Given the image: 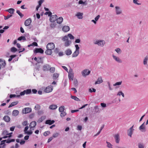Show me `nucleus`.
Masks as SVG:
<instances>
[{
	"instance_id": "nucleus-57",
	"label": "nucleus",
	"mask_w": 148,
	"mask_h": 148,
	"mask_svg": "<svg viewBox=\"0 0 148 148\" xmlns=\"http://www.w3.org/2000/svg\"><path fill=\"white\" fill-rule=\"evenodd\" d=\"M59 135V134L58 133H56L53 134V138H56Z\"/></svg>"
},
{
	"instance_id": "nucleus-1",
	"label": "nucleus",
	"mask_w": 148,
	"mask_h": 148,
	"mask_svg": "<svg viewBox=\"0 0 148 148\" xmlns=\"http://www.w3.org/2000/svg\"><path fill=\"white\" fill-rule=\"evenodd\" d=\"M62 40L64 42V46L66 47L69 46L71 43V41L69 40V38L67 36H65L63 37Z\"/></svg>"
},
{
	"instance_id": "nucleus-44",
	"label": "nucleus",
	"mask_w": 148,
	"mask_h": 148,
	"mask_svg": "<svg viewBox=\"0 0 148 148\" xmlns=\"http://www.w3.org/2000/svg\"><path fill=\"white\" fill-rule=\"evenodd\" d=\"M115 51L118 53L120 54L121 52V51L119 48H117L115 49Z\"/></svg>"
},
{
	"instance_id": "nucleus-21",
	"label": "nucleus",
	"mask_w": 148,
	"mask_h": 148,
	"mask_svg": "<svg viewBox=\"0 0 148 148\" xmlns=\"http://www.w3.org/2000/svg\"><path fill=\"white\" fill-rule=\"evenodd\" d=\"M3 119L6 122H9L10 120V118L8 116H5L3 118Z\"/></svg>"
},
{
	"instance_id": "nucleus-49",
	"label": "nucleus",
	"mask_w": 148,
	"mask_h": 148,
	"mask_svg": "<svg viewBox=\"0 0 148 148\" xmlns=\"http://www.w3.org/2000/svg\"><path fill=\"white\" fill-rule=\"evenodd\" d=\"M50 132L49 131L45 132L43 133V135L45 136H46L49 135L50 134Z\"/></svg>"
},
{
	"instance_id": "nucleus-45",
	"label": "nucleus",
	"mask_w": 148,
	"mask_h": 148,
	"mask_svg": "<svg viewBox=\"0 0 148 148\" xmlns=\"http://www.w3.org/2000/svg\"><path fill=\"white\" fill-rule=\"evenodd\" d=\"M45 119V117L44 116H42L41 117L38 121V123L41 122Z\"/></svg>"
},
{
	"instance_id": "nucleus-33",
	"label": "nucleus",
	"mask_w": 148,
	"mask_h": 148,
	"mask_svg": "<svg viewBox=\"0 0 148 148\" xmlns=\"http://www.w3.org/2000/svg\"><path fill=\"white\" fill-rule=\"evenodd\" d=\"M59 74L57 73H54L53 76L52 78L54 80L56 79L58 77Z\"/></svg>"
},
{
	"instance_id": "nucleus-61",
	"label": "nucleus",
	"mask_w": 148,
	"mask_h": 148,
	"mask_svg": "<svg viewBox=\"0 0 148 148\" xmlns=\"http://www.w3.org/2000/svg\"><path fill=\"white\" fill-rule=\"evenodd\" d=\"M138 0H133V3L135 4H137V5H140L141 4L140 3H138L137 2L138 1Z\"/></svg>"
},
{
	"instance_id": "nucleus-13",
	"label": "nucleus",
	"mask_w": 148,
	"mask_h": 148,
	"mask_svg": "<svg viewBox=\"0 0 148 148\" xmlns=\"http://www.w3.org/2000/svg\"><path fill=\"white\" fill-rule=\"evenodd\" d=\"M145 122H144L139 127V129L142 132H145L146 131L145 125H144Z\"/></svg>"
},
{
	"instance_id": "nucleus-59",
	"label": "nucleus",
	"mask_w": 148,
	"mask_h": 148,
	"mask_svg": "<svg viewBox=\"0 0 148 148\" xmlns=\"http://www.w3.org/2000/svg\"><path fill=\"white\" fill-rule=\"evenodd\" d=\"M138 148H144V145L142 144H139L138 145Z\"/></svg>"
},
{
	"instance_id": "nucleus-25",
	"label": "nucleus",
	"mask_w": 148,
	"mask_h": 148,
	"mask_svg": "<svg viewBox=\"0 0 148 148\" xmlns=\"http://www.w3.org/2000/svg\"><path fill=\"white\" fill-rule=\"evenodd\" d=\"M78 4H82L83 6H86L87 4V3L86 1H83L82 0H80L78 2Z\"/></svg>"
},
{
	"instance_id": "nucleus-48",
	"label": "nucleus",
	"mask_w": 148,
	"mask_h": 148,
	"mask_svg": "<svg viewBox=\"0 0 148 148\" xmlns=\"http://www.w3.org/2000/svg\"><path fill=\"white\" fill-rule=\"evenodd\" d=\"M15 141V139H8L7 140H6V143H9L11 142H14Z\"/></svg>"
},
{
	"instance_id": "nucleus-46",
	"label": "nucleus",
	"mask_w": 148,
	"mask_h": 148,
	"mask_svg": "<svg viewBox=\"0 0 148 148\" xmlns=\"http://www.w3.org/2000/svg\"><path fill=\"white\" fill-rule=\"evenodd\" d=\"M38 46V44L36 42H33L32 44L28 45V47H30L31 46Z\"/></svg>"
},
{
	"instance_id": "nucleus-58",
	"label": "nucleus",
	"mask_w": 148,
	"mask_h": 148,
	"mask_svg": "<svg viewBox=\"0 0 148 148\" xmlns=\"http://www.w3.org/2000/svg\"><path fill=\"white\" fill-rule=\"evenodd\" d=\"M75 47L76 48V49L75 51L79 52V47L78 45H75Z\"/></svg>"
},
{
	"instance_id": "nucleus-40",
	"label": "nucleus",
	"mask_w": 148,
	"mask_h": 148,
	"mask_svg": "<svg viewBox=\"0 0 148 148\" xmlns=\"http://www.w3.org/2000/svg\"><path fill=\"white\" fill-rule=\"evenodd\" d=\"M26 40L25 37L24 36H21L18 38V40L19 41L21 40Z\"/></svg>"
},
{
	"instance_id": "nucleus-26",
	"label": "nucleus",
	"mask_w": 148,
	"mask_h": 148,
	"mask_svg": "<svg viewBox=\"0 0 148 148\" xmlns=\"http://www.w3.org/2000/svg\"><path fill=\"white\" fill-rule=\"evenodd\" d=\"M83 13L80 12H78L76 15V16H77L78 18L79 19H81L82 18Z\"/></svg>"
},
{
	"instance_id": "nucleus-14",
	"label": "nucleus",
	"mask_w": 148,
	"mask_h": 148,
	"mask_svg": "<svg viewBox=\"0 0 148 148\" xmlns=\"http://www.w3.org/2000/svg\"><path fill=\"white\" fill-rule=\"evenodd\" d=\"M32 22L31 19L29 18L27 19L24 22V24L25 26H28L30 25Z\"/></svg>"
},
{
	"instance_id": "nucleus-31",
	"label": "nucleus",
	"mask_w": 148,
	"mask_h": 148,
	"mask_svg": "<svg viewBox=\"0 0 148 148\" xmlns=\"http://www.w3.org/2000/svg\"><path fill=\"white\" fill-rule=\"evenodd\" d=\"M18 103V101H16L12 102L8 106V108H10L13 106L16 105Z\"/></svg>"
},
{
	"instance_id": "nucleus-41",
	"label": "nucleus",
	"mask_w": 148,
	"mask_h": 148,
	"mask_svg": "<svg viewBox=\"0 0 148 148\" xmlns=\"http://www.w3.org/2000/svg\"><path fill=\"white\" fill-rule=\"evenodd\" d=\"M67 36L68 37V38L69 37L70 39L73 40L74 38V36L71 34H68Z\"/></svg>"
},
{
	"instance_id": "nucleus-5",
	"label": "nucleus",
	"mask_w": 148,
	"mask_h": 148,
	"mask_svg": "<svg viewBox=\"0 0 148 148\" xmlns=\"http://www.w3.org/2000/svg\"><path fill=\"white\" fill-rule=\"evenodd\" d=\"M112 57L114 60L117 63H121L122 62V60L119 57L115 56L114 54L112 55Z\"/></svg>"
},
{
	"instance_id": "nucleus-7",
	"label": "nucleus",
	"mask_w": 148,
	"mask_h": 148,
	"mask_svg": "<svg viewBox=\"0 0 148 148\" xmlns=\"http://www.w3.org/2000/svg\"><path fill=\"white\" fill-rule=\"evenodd\" d=\"M53 87L51 85L49 86L46 87L44 90V91L46 93H49L52 91Z\"/></svg>"
},
{
	"instance_id": "nucleus-24",
	"label": "nucleus",
	"mask_w": 148,
	"mask_h": 148,
	"mask_svg": "<svg viewBox=\"0 0 148 148\" xmlns=\"http://www.w3.org/2000/svg\"><path fill=\"white\" fill-rule=\"evenodd\" d=\"M55 122L54 120H48L46 121L45 123L49 125H51Z\"/></svg>"
},
{
	"instance_id": "nucleus-43",
	"label": "nucleus",
	"mask_w": 148,
	"mask_h": 148,
	"mask_svg": "<svg viewBox=\"0 0 148 148\" xmlns=\"http://www.w3.org/2000/svg\"><path fill=\"white\" fill-rule=\"evenodd\" d=\"M61 112L60 114V116L61 117H64L66 114V113L65 112L63 111Z\"/></svg>"
},
{
	"instance_id": "nucleus-3",
	"label": "nucleus",
	"mask_w": 148,
	"mask_h": 148,
	"mask_svg": "<svg viewBox=\"0 0 148 148\" xmlns=\"http://www.w3.org/2000/svg\"><path fill=\"white\" fill-rule=\"evenodd\" d=\"M115 12L116 15H118L121 14L122 10L121 8L118 6L115 7Z\"/></svg>"
},
{
	"instance_id": "nucleus-27",
	"label": "nucleus",
	"mask_w": 148,
	"mask_h": 148,
	"mask_svg": "<svg viewBox=\"0 0 148 148\" xmlns=\"http://www.w3.org/2000/svg\"><path fill=\"white\" fill-rule=\"evenodd\" d=\"M79 52L75 51L72 54V57L73 58H75L79 54Z\"/></svg>"
},
{
	"instance_id": "nucleus-62",
	"label": "nucleus",
	"mask_w": 148,
	"mask_h": 148,
	"mask_svg": "<svg viewBox=\"0 0 148 148\" xmlns=\"http://www.w3.org/2000/svg\"><path fill=\"white\" fill-rule=\"evenodd\" d=\"M25 133L28 135H31L32 134V132L31 130H30L29 131H27V132H25Z\"/></svg>"
},
{
	"instance_id": "nucleus-64",
	"label": "nucleus",
	"mask_w": 148,
	"mask_h": 148,
	"mask_svg": "<svg viewBox=\"0 0 148 148\" xmlns=\"http://www.w3.org/2000/svg\"><path fill=\"white\" fill-rule=\"evenodd\" d=\"M38 114L41 115L43 114L44 112L43 110H40L38 112Z\"/></svg>"
},
{
	"instance_id": "nucleus-15",
	"label": "nucleus",
	"mask_w": 148,
	"mask_h": 148,
	"mask_svg": "<svg viewBox=\"0 0 148 148\" xmlns=\"http://www.w3.org/2000/svg\"><path fill=\"white\" fill-rule=\"evenodd\" d=\"M103 81L102 77L100 76L98 78L97 80L95 82V84L96 85L97 84H100L102 83L103 82Z\"/></svg>"
},
{
	"instance_id": "nucleus-6",
	"label": "nucleus",
	"mask_w": 148,
	"mask_h": 148,
	"mask_svg": "<svg viewBox=\"0 0 148 148\" xmlns=\"http://www.w3.org/2000/svg\"><path fill=\"white\" fill-rule=\"evenodd\" d=\"M133 126L134 125L127 130V135L130 137H132V135L134 130V129H133Z\"/></svg>"
},
{
	"instance_id": "nucleus-28",
	"label": "nucleus",
	"mask_w": 148,
	"mask_h": 148,
	"mask_svg": "<svg viewBox=\"0 0 148 148\" xmlns=\"http://www.w3.org/2000/svg\"><path fill=\"white\" fill-rule=\"evenodd\" d=\"M57 106L56 105L52 104L49 106V108L51 110H55L57 108Z\"/></svg>"
},
{
	"instance_id": "nucleus-42",
	"label": "nucleus",
	"mask_w": 148,
	"mask_h": 148,
	"mask_svg": "<svg viewBox=\"0 0 148 148\" xmlns=\"http://www.w3.org/2000/svg\"><path fill=\"white\" fill-rule=\"evenodd\" d=\"M40 106L38 104L36 105L34 107L35 109L37 110H39L40 109Z\"/></svg>"
},
{
	"instance_id": "nucleus-50",
	"label": "nucleus",
	"mask_w": 148,
	"mask_h": 148,
	"mask_svg": "<svg viewBox=\"0 0 148 148\" xmlns=\"http://www.w3.org/2000/svg\"><path fill=\"white\" fill-rule=\"evenodd\" d=\"M8 132L7 130H5L2 133V135L3 136H4L5 135H8Z\"/></svg>"
},
{
	"instance_id": "nucleus-18",
	"label": "nucleus",
	"mask_w": 148,
	"mask_h": 148,
	"mask_svg": "<svg viewBox=\"0 0 148 148\" xmlns=\"http://www.w3.org/2000/svg\"><path fill=\"white\" fill-rule=\"evenodd\" d=\"M62 31L64 32H67L70 30V27L68 26H64L62 29Z\"/></svg>"
},
{
	"instance_id": "nucleus-9",
	"label": "nucleus",
	"mask_w": 148,
	"mask_h": 148,
	"mask_svg": "<svg viewBox=\"0 0 148 148\" xmlns=\"http://www.w3.org/2000/svg\"><path fill=\"white\" fill-rule=\"evenodd\" d=\"M90 71L87 69H86L82 71V74L84 76L88 75L90 73Z\"/></svg>"
},
{
	"instance_id": "nucleus-12",
	"label": "nucleus",
	"mask_w": 148,
	"mask_h": 148,
	"mask_svg": "<svg viewBox=\"0 0 148 148\" xmlns=\"http://www.w3.org/2000/svg\"><path fill=\"white\" fill-rule=\"evenodd\" d=\"M50 66L48 64H46L43 66L42 67L43 70L44 71H47L49 70Z\"/></svg>"
},
{
	"instance_id": "nucleus-37",
	"label": "nucleus",
	"mask_w": 148,
	"mask_h": 148,
	"mask_svg": "<svg viewBox=\"0 0 148 148\" xmlns=\"http://www.w3.org/2000/svg\"><path fill=\"white\" fill-rule=\"evenodd\" d=\"M71 98L72 99H73L77 101H80V99L78 98L75 96H73L71 95Z\"/></svg>"
},
{
	"instance_id": "nucleus-36",
	"label": "nucleus",
	"mask_w": 148,
	"mask_h": 148,
	"mask_svg": "<svg viewBox=\"0 0 148 148\" xmlns=\"http://www.w3.org/2000/svg\"><path fill=\"white\" fill-rule=\"evenodd\" d=\"M65 109V107L64 106H62L60 107L59 108V111L60 112H62L64 111Z\"/></svg>"
},
{
	"instance_id": "nucleus-30",
	"label": "nucleus",
	"mask_w": 148,
	"mask_h": 148,
	"mask_svg": "<svg viewBox=\"0 0 148 148\" xmlns=\"http://www.w3.org/2000/svg\"><path fill=\"white\" fill-rule=\"evenodd\" d=\"M19 114V111L17 110H14L13 111L12 114L13 116H16Z\"/></svg>"
},
{
	"instance_id": "nucleus-38",
	"label": "nucleus",
	"mask_w": 148,
	"mask_h": 148,
	"mask_svg": "<svg viewBox=\"0 0 148 148\" xmlns=\"http://www.w3.org/2000/svg\"><path fill=\"white\" fill-rule=\"evenodd\" d=\"M117 96H120L121 95L123 97H124V94L123 92L121 91H120L116 95Z\"/></svg>"
},
{
	"instance_id": "nucleus-4",
	"label": "nucleus",
	"mask_w": 148,
	"mask_h": 148,
	"mask_svg": "<svg viewBox=\"0 0 148 148\" xmlns=\"http://www.w3.org/2000/svg\"><path fill=\"white\" fill-rule=\"evenodd\" d=\"M68 73V77L69 78V80H73V69H70L69 70Z\"/></svg>"
},
{
	"instance_id": "nucleus-16",
	"label": "nucleus",
	"mask_w": 148,
	"mask_h": 148,
	"mask_svg": "<svg viewBox=\"0 0 148 148\" xmlns=\"http://www.w3.org/2000/svg\"><path fill=\"white\" fill-rule=\"evenodd\" d=\"M114 138L116 142L117 143H119L120 141V137L119 134H117L115 135L114 136Z\"/></svg>"
},
{
	"instance_id": "nucleus-29",
	"label": "nucleus",
	"mask_w": 148,
	"mask_h": 148,
	"mask_svg": "<svg viewBox=\"0 0 148 148\" xmlns=\"http://www.w3.org/2000/svg\"><path fill=\"white\" fill-rule=\"evenodd\" d=\"M63 18L62 17H59L56 19L57 23L58 24H60L62 22Z\"/></svg>"
},
{
	"instance_id": "nucleus-35",
	"label": "nucleus",
	"mask_w": 148,
	"mask_h": 148,
	"mask_svg": "<svg viewBox=\"0 0 148 148\" xmlns=\"http://www.w3.org/2000/svg\"><path fill=\"white\" fill-rule=\"evenodd\" d=\"M37 62L38 63H42L43 62V60L42 58L41 57H38V59L37 61Z\"/></svg>"
},
{
	"instance_id": "nucleus-34",
	"label": "nucleus",
	"mask_w": 148,
	"mask_h": 148,
	"mask_svg": "<svg viewBox=\"0 0 148 148\" xmlns=\"http://www.w3.org/2000/svg\"><path fill=\"white\" fill-rule=\"evenodd\" d=\"M45 53L47 55H51L52 53V50L47 49V50L45 52Z\"/></svg>"
},
{
	"instance_id": "nucleus-11",
	"label": "nucleus",
	"mask_w": 148,
	"mask_h": 148,
	"mask_svg": "<svg viewBox=\"0 0 148 148\" xmlns=\"http://www.w3.org/2000/svg\"><path fill=\"white\" fill-rule=\"evenodd\" d=\"M57 18L58 17L56 15H51L50 18V21L51 22H53L56 20Z\"/></svg>"
},
{
	"instance_id": "nucleus-51",
	"label": "nucleus",
	"mask_w": 148,
	"mask_h": 148,
	"mask_svg": "<svg viewBox=\"0 0 148 148\" xmlns=\"http://www.w3.org/2000/svg\"><path fill=\"white\" fill-rule=\"evenodd\" d=\"M95 110V112L96 113L98 112L99 111V108L97 106H95L94 107Z\"/></svg>"
},
{
	"instance_id": "nucleus-63",
	"label": "nucleus",
	"mask_w": 148,
	"mask_h": 148,
	"mask_svg": "<svg viewBox=\"0 0 148 148\" xmlns=\"http://www.w3.org/2000/svg\"><path fill=\"white\" fill-rule=\"evenodd\" d=\"M27 124V121H25L23 122L22 123L23 125L25 126Z\"/></svg>"
},
{
	"instance_id": "nucleus-60",
	"label": "nucleus",
	"mask_w": 148,
	"mask_h": 148,
	"mask_svg": "<svg viewBox=\"0 0 148 148\" xmlns=\"http://www.w3.org/2000/svg\"><path fill=\"white\" fill-rule=\"evenodd\" d=\"M59 51L60 49H59L58 48H56L55 49L54 52L56 53L57 54L59 53Z\"/></svg>"
},
{
	"instance_id": "nucleus-19",
	"label": "nucleus",
	"mask_w": 148,
	"mask_h": 148,
	"mask_svg": "<svg viewBox=\"0 0 148 148\" xmlns=\"http://www.w3.org/2000/svg\"><path fill=\"white\" fill-rule=\"evenodd\" d=\"M148 60V55L146 56L144 58L143 60V64L144 65H147V64Z\"/></svg>"
},
{
	"instance_id": "nucleus-2",
	"label": "nucleus",
	"mask_w": 148,
	"mask_h": 148,
	"mask_svg": "<svg viewBox=\"0 0 148 148\" xmlns=\"http://www.w3.org/2000/svg\"><path fill=\"white\" fill-rule=\"evenodd\" d=\"M94 43L95 45H97L99 46L103 47L105 43L104 40H97L94 42Z\"/></svg>"
},
{
	"instance_id": "nucleus-54",
	"label": "nucleus",
	"mask_w": 148,
	"mask_h": 148,
	"mask_svg": "<svg viewBox=\"0 0 148 148\" xmlns=\"http://www.w3.org/2000/svg\"><path fill=\"white\" fill-rule=\"evenodd\" d=\"M25 90V93L26 94H29L31 92V90L30 89H27Z\"/></svg>"
},
{
	"instance_id": "nucleus-23",
	"label": "nucleus",
	"mask_w": 148,
	"mask_h": 148,
	"mask_svg": "<svg viewBox=\"0 0 148 148\" xmlns=\"http://www.w3.org/2000/svg\"><path fill=\"white\" fill-rule=\"evenodd\" d=\"M72 51L70 49H68L65 51V53L67 56L71 55L72 53Z\"/></svg>"
},
{
	"instance_id": "nucleus-47",
	"label": "nucleus",
	"mask_w": 148,
	"mask_h": 148,
	"mask_svg": "<svg viewBox=\"0 0 148 148\" xmlns=\"http://www.w3.org/2000/svg\"><path fill=\"white\" fill-rule=\"evenodd\" d=\"M16 13L20 16L21 18H22L24 16L23 14H22L19 10L16 11Z\"/></svg>"
},
{
	"instance_id": "nucleus-53",
	"label": "nucleus",
	"mask_w": 148,
	"mask_h": 148,
	"mask_svg": "<svg viewBox=\"0 0 148 148\" xmlns=\"http://www.w3.org/2000/svg\"><path fill=\"white\" fill-rule=\"evenodd\" d=\"M12 16V15L11 14H9L7 16H4V19L5 20H7Z\"/></svg>"
},
{
	"instance_id": "nucleus-10",
	"label": "nucleus",
	"mask_w": 148,
	"mask_h": 148,
	"mask_svg": "<svg viewBox=\"0 0 148 148\" xmlns=\"http://www.w3.org/2000/svg\"><path fill=\"white\" fill-rule=\"evenodd\" d=\"M32 111L31 108H24L23 110V113L27 114L31 112Z\"/></svg>"
},
{
	"instance_id": "nucleus-32",
	"label": "nucleus",
	"mask_w": 148,
	"mask_h": 148,
	"mask_svg": "<svg viewBox=\"0 0 148 148\" xmlns=\"http://www.w3.org/2000/svg\"><path fill=\"white\" fill-rule=\"evenodd\" d=\"M15 10L14 9L10 8L8 10H6V11L8 12L10 14H12L14 13Z\"/></svg>"
},
{
	"instance_id": "nucleus-56",
	"label": "nucleus",
	"mask_w": 148,
	"mask_h": 148,
	"mask_svg": "<svg viewBox=\"0 0 148 148\" xmlns=\"http://www.w3.org/2000/svg\"><path fill=\"white\" fill-rule=\"evenodd\" d=\"M17 50V49L14 47H12L11 49V51L12 52H15Z\"/></svg>"
},
{
	"instance_id": "nucleus-20",
	"label": "nucleus",
	"mask_w": 148,
	"mask_h": 148,
	"mask_svg": "<svg viewBox=\"0 0 148 148\" xmlns=\"http://www.w3.org/2000/svg\"><path fill=\"white\" fill-rule=\"evenodd\" d=\"M6 64V63L5 61L2 60L0 59V67H4Z\"/></svg>"
},
{
	"instance_id": "nucleus-22",
	"label": "nucleus",
	"mask_w": 148,
	"mask_h": 148,
	"mask_svg": "<svg viewBox=\"0 0 148 148\" xmlns=\"http://www.w3.org/2000/svg\"><path fill=\"white\" fill-rule=\"evenodd\" d=\"M34 52L36 53H43V50L41 48H36L35 49Z\"/></svg>"
},
{
	"instance_id": "nucleus-39",
	"label": "nucleus",
	"mask_w": 148,
	"mask_h": 148,
	"mask_svg": "<svg viewBox=\"0 0 148 148\" xmlns=\"http://www.w3.org/2000/svg\"><path fill=\"white\" fill-rule=\"evenodd\" d=\"M106 143L107 144V147L108 148H112L113 145L110 142L106 141Z\"/></svg>"
},
{
	"instance_id": "nucleus-17",
	"label": "nucleus",
	"mask_w": 148,
	"mask_h": 148,
	"mask_svg": "<svg viewBox=\"0 0 148 148\" xmlns=\"http://www.w3.org/2000/svg\"><path fill=\"white\" fill-rule=\"evenodd\" d=\"M36 125V122L35 121H32L30 123L29 127L30 129L34 128L35 127Z\"/></svg>"
},
{
	"instance_id": "nucleus-8",
	"label": "nucleus",
	"mask_w": 148,
	"mask_h": 148,
	"mask_svg": "<svg viewBox=\"0 0 148 148\" xmlns=\"http://www.w3.org/2000/svg\"><path fill=\"white\" fill-rule=\"evenodd\" d=\"M55 47V45L53 43H48L46 46V48L47 49H49L51 50L53 49Z\"/></svg>"
},
{
	"instance_id": "nucleus-55",
	"label": "nucleus",
	"mask_w": 148,
	"mask_h": 148,
	"mask_svg": "<svg viewBox=\"0 0 148 148\" xmlns=\"http://www.w3.org/2000/svg\"><path fill=\"white\" fill-rule=\"evenodd\" d=\"M122 83V81L116 82L115 84H113V86H115L117 85H121V84Z\"/></svg>"
},
{
	"instance_id": "nucleus-52",
	"label": "nucleus",
	"mask_w": 148,
	"mask_h": 148,
	"mask_svg": "<svg viewBox=\"0 0 148 148\" xmlns=\"http://www.w3.org/2000/svg\"><path fill=\"white\" fill-rule=\"evenodd\" d=\"M55 68L54 67H51L49 69V71L51 73H53L55 71Z\"/></svg>"
}]
</instances>
